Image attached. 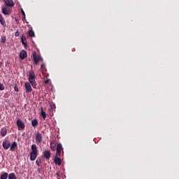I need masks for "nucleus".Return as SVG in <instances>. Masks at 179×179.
<instances>
[{
    "label": "nucleus",
    "mask_w": 179,
    "mask_h": 179,
    "mask_svg": "<svg viewBox=\"0 0 179 179\" xmlns=\"http://www.w3.org/2000/svg\"><path fill=\"white\" fill-rule=\"evenodd\" d=\"M43 162V159L41 157H38L36 162V164L38 166H41V164Z\"/></svg>",
    "instance_id": "20"
},
{
    "label": "nucleus",
    "mask_w": 179,
    "mask_h": 179,
    "mask_svg": "<svg viewBox=\"0 0 179 179\" xmlns=\"http://www.w3.org/2000/svg\"><path fill=\"white\" fill-rule=\"evenodd\" d=\"M33 57L36 65H38V62L43 61V59L40 55H37L36 52L33 54Z\"/></svg>",
    "instance_id": "4"
},
{
    "label": "nucleus",
    "mask_w": 179,
    "mask_h": 179,
    "mask_svg": "<svg viewBox=\"0 0 179 179\" xmlns=\"http://www.w3.org/2000/svg\"><path fill=\"white\" fill-rule=\"evenodd\" d=\"M28 36H29L30 37H34L35 36V33H34V31L32 30V29H31V30H29V34H28Z\"/></svg>",
    "instance_id": "23"
},
{
    "label": "nucleus",
    "mask_w": 179,
    "mask_h": 179,
    "mask_svg": "<svg viewBox=\"0 0 179 179\" xmlns=\"http://www.w3.org/2000/svg\"><path fill=\"white\" fill-rule=\"evenodd\" d=\"M27 52L25 50L21 51L20 54V58H21V59H24V58H27Z\"/></svg>",
    "instance_id": "13"
},
{
    "label": "nucleus",
    "mask_w": 179,
    "mask_h": 179,
    "mask_svg": "<svg viewBox=\"0 0 179 179\" xmlns=\"http://www.w3.org/2000/svg\"><path fill=\"white\" fill-rule=\"evenodd\" d=\"M55 163L56 164H57L58 166H61L62 165V159H61V158L59 156H55Z\"/></svg>",
    "instance_id": "12"
},
{
    "label": "nucleus",
    "mask_w": 179,
    "mask_h": 179,
    "mask_svg": "<svg viewBox=\"0 0 179 179\" xmlns=\"http://www.w3.org/2000/svg\"><path fill=\"white\" fill-rule=\"evenodd\" d=\"M41 116L43 117V120L46 119V113L44 111L43 108L41 106Z\"/></svg>",
    "instance_id": "18"
},
{
    "label": "nucleus",
    "mask_w": 179,
    "mask_h": 179,
    "mask_svg": "<svg viewBox=\"0 0 179 179\" xmlns=\"http://www.w3.org/2000/svg\"><path fill=\"white\" fill-rule=\"evenodd\" d=\"M38 155V150L36 144L31 145V152H30V160L34 162L36 159Z\"/></svg>",
    "instance_id": "1"
},
{
    "label": "nucleus",
    "mask_w": 179,
    "mask_h": 179,
    "mask_svg": "<svg viewBox=\"0 0 179 179\" xmlns=\"http://www.w3.org/2000/svg\"><path fill=\"white\" fill-rule=\"evenodd\" d=\"M10 151L14 152L15 150L17 148V143L15 141H14L12 143L11 146H10Z\"/></svg>",
    "instance_id": "14"
},
{
    "label": "nucleus",
    "mask_w": 179,
    "mask_h": 179,
    "mask_svg": "<svg viewBox=\"0 0 179 179\" xmlns=\"http://www.w3.org/2000/svg\"><path fill=\"white\" fill-rule=\"evenodd\" d=\"M8 179H17V177L15 173H10L8 176Z\"/></svg>",
    "instance_id": "21"
},
{
    "label": "nucleus",
    "mask_w": 179,
    "mask_h": 179,
    "mask_svg": "<svg viewBox=\"0 0 179 179\" xmlns=\"http://www.w3.org/2000/svg\"><path fill=\"white\" fill-rule=\"evenodd\" d=\"M4 3L7 6H10V7H13L15 5L13 0H6L4 1Z\"/></svg>",
    "instance_id": "11"
},
{
    "label": "nucleus",
    "mask_w": 179,
    "mask_h": 179,
    "mask_svg": "<svg viewBox=\"0 0 179 179\" xmlns=\"http://www.w3.org/2000/svg\"><path fill=\"white\" fill-rule=\"evenodd\" d=\"M49 82H50V79L46 78L45 80V83H46V85H48V83H49Z\"/></svg>",
    "instance_id": "29"
},
{
    "label": "nucleus",
    "mask_w": 179,
    "mask_h": 179,
    "mask_svg": "<svg viewBox=\"0 0 179 179\" xmlns=\"http://www.w3.org/2000/svg\"><path fill=\"white\" fill-rule=\"evenodd\" d=\"M21 40H22V43L23 45H24V47H26V45H27V36L24 34H22Z\"/></svg>",
    "instance_id": "15"
},
{
    "label": "nucleus",
    "mask_w": 179,
    "mask_h": 179,
    "mask_svg": "<svg viewBox=\"0 0 179 179\" xmlns=\"http://www.w3.org/2000/svg\"><path fill=\"white\" fill-rule=\"evenodd\" d=\"M8 173H3V174H1L0 179H8Z\"/></svg>",
    "instance_id": "22"
},
{
    "label": "nucleus",
    "mask_w": 179,
    "mask_h": 179,
    "mask_svg": "<svg viewBox=\"0 0 179 179\" xmlns=\"http://www.w3.org/2000/svg\"><path fill=\"white\" fill-rule=\"evenodd\" d=\"M2 12L4 15H9L10 13V10L7 6H4L2 9Z\"/></svg>",
    "instance_id": "10"
},
{
    "label": "nucleus",
    "mask_w": 179,
    "mask_h": 179,
    "mask_svg": "<svg viewBox=\"0 0 179 179\" xmlns=\"http://www.w3.org/2000/svg\"><path fill=\"white\" fill-rule=\"evenodd\" d=\"M62 152L64 155V148L62 147V143H58L57 146V153L55 157H61L62 155Z\"/></svg>",
    "instance_id": "3"
},
{
    "label": "nucleus",
    "mask_w": 179,
    "mask_h": 179,
    "mask_svg": "<svg viewBox=\"0 0 179 179\" xmlns=\"http://www.w3.org/2000/svg\"><path fill=\"white\" fill-rule=\"evenodd\" d=\"M43 141V136L41 133H37L36 135V143L39 145Z\"/></svg>",
    "instance_id": "6"
},
{
    "label": "nucleus",
    "mask_w": 179,
    "mask_h": 179,
    "mask_svg": "<svg viewBox=\"0 0 179 179\" xmlns=\"http://www.w3.org/2000/svg\"><path fill=\"white\" fill-rule=\"evenodd\" d=\"M25 88H26L27 93H28V94L31 93L32 87L31 86L30 83L26 82V83H25Z\"/></svg>",
    "instance_id": "8"
},
{
    "label": "nucleus",
    "mask_w": 179,
    "mask_h": 179,
    "mask_svg": "<svg viewBox=\"0 0 179 179\" xmlns=\"http://www.w3.org/2000/svg\"><path fill=\"white\" fill-rule=\"evenodd\" d=\"M22 20H26V15L23 16Z\"/></svg>",
    "instance_id": "32"
},
{
    "label": "nucleus",
    "mask_w": 179,
    "mask_h": 179,
    "mask_svg": "<svg viewBox=\"0 0 179 179\" xmlns=\"http://www.w3.org/2000/svg\"><path fill=\"white\" fill-rule=\"evenodd\" d=\"M41 69H45V65L44 64H41Z\"/></svg>",
    "instance_id": "28"
},
{
    "label": "nucleus",
    "mask_w": 179,
    "mask_h": 179,
    "mask_svg": "<svg viewBox=\"0 0 179 179\" xmlns=\"http://www.w3.org/2000/svg\"><path fill=\"white\" fill-rule=\"evenodd\" d=\"M29 83L31 84L34 89L36 88V76L34 71H30L29 74Z\"/></svg>",
    "instance_id": "2"
},
{
    "label": "nucleus",
    "mask_w": 179,
    "mask_h": 179,
    "mask_svg": "<svg viewBox=\"0 0 179 179\" xmlns=\"http://www.w3.org/2000/svg\"><path fill=\"white\" fill-rule=\"evenodd\" d=\"M15 36H20V32L17 31L15 34Z\"/></svg>",
    "instance_id": "30"
},
{
    "label": "nucleus",
    "mask_w": 179,
    "mask_h": 179,
    "mask_svg": "<svg viewBox=\"0 0 179 179\" xmlns=\"http://www.w3.org/2000/svg\"><path fill=\"white\" fill-rule=\"evenodd\" d=\"M0 90L1 91L5 90V86L2 83H0Z\"/></svg>",
    "instance_id": "26"
},
{
    "label": "nucleus",
    "mask_w": 179,
    "mask_h": 179,
    "mask_svg": "<svg viewBox=\"0 0 179 179\" xmlns=\"http://www.w3.org/2000/svg\"><path fill=\"white\" fill-rule=\"evenodd\" d=\"M0 22L1 24L3 26V27H6V21L4 20V18H2L0 20Z\"/></svg>",
    "instance_id": "24"
},
{
    "label": "nucleus",
    "mask_w": 179,
    "mask_h": 179,
    "mask_svg": "<svg viewBox=\"0 0 179 179\" xmlns=\"http://www.w3.org/2000/svg\"><path fill=\"white\" fill-rule=\"evenodd\" d=\"M15 92H19V89L17 87V84H15V87H14Z\"/></svg>",
    "instance_id": "27"
},
{
    "label": "nucleus",
    "mask_w": 179,
    "mask_h": 179,
    "mask_svg": "<svg viewBox=\"0 0 179 179\" xmlns=\"http://www.w3.org/2000/svg\"><path fill=\"white\" fill-rule=\"evenodd\" d=\"M3 19V17L1 15V14H0V20Z\"/></svg>",
    "instance_id": "33"
},
{
    "label": "nucleus",
    "mask_w": 179,
    "mask_h": 179,
    "mask_svg": "<svg viewBox=\"0 0 179 179\" xmlns=\"http://www.w3.org/2000/svg\"><path fill=\"white\" fill-rule=\"evenodd\" d=\"M1 135L2 137H5L7 135V129L6 127H3L1 129Z\"/></svg>",
    "instance_id": "17"
},
{
    "label": "nucleus",
    "mask_w": 179,
    "mask_h": 179,
    "mask_svg": "<svg viewBox=\"0 0 179 179\" xmlns=\"http://www.w3.org/2000/svg\"><path fill=\"white\" fill-rule=\"evenodd\" d=\"M55 148H56V142L55 140L52 141L50 143V149L52 150V151H55Z\"/></svg>",
    "instance_id": "16"
},
{
    "label": "nucleus",
    "mask_w": 179,
    "mask_h": 179,
    "mask_svg": "<svg viewBox=\"0 0 179 179\" xmlns=\"http://www.w3.org/2000/svg\"><path fill=\"white\" fill-rule=\"evenodd\" d=\"M72 51H73V52H75L76 48H72Z\"/></svg>",
    "instance_id": "34"
},
{
    "label": "nucleus",
    "mask_w": 179,
    "mask_h": 179,
    "mask_svg": "<svg viewBox=\"0 0 179 179\" xmlns=\"http://www.w3.org/2000/svg\"><path fill=\"white\" fill-rule=\"evenodd\" d=\"M17 126L18 127L19 131H23L25 129L24 123L20 119L17 120Z\"/></svg>",
    "instance_id": "5"
},
{
    "label": "nucleus",
    "mask_w": 179,
    "mask_h": 179,
    "mask_svg": "<svg viewBox=\"0 0 179 179\" xmlns=\"http://www.w3.org/2000/svg\"><path fill=\"white\" fill-rule=\"evenodd\" d=\"M31 124H32V126H33L34 128H36V127L38 126V122L37 119L33 120L31 121Z\"/></svg>",
    "instance_id": "19"
},
{
    "label": "nucleus",
    "mask_w": 179,
    "mask_h": 179,
    "mask_svg": "<svg viewBox=\"0 0 179 179\" xmlns=\"http://www.w3.org/2000/svg\"><path fill=\"white\" fill-rule=\"evenodd\" d=\"M58 179H61V178H58Z\"/></svg>",
    "instance_id": "35"
},
{
    "label": "nucleus",
    "mask_w": 179,
    "mask_h": 179,
    "mask_svg": "<svg viewBox=\"0 0 179 179\" xmlns=\"http://www.w3.org/2000/svg\"><path fill=\"white\" fill-rule=\"evenodd\" d=\"M43 155L47 160H49L51 157V152L50 150H45L43 152Z\"/></svg>",
    "instance_id": "9"
},
{
    "label": "nucleus",
    "mask_w": 179,
    "mask_h": 179,
    "mask_svg": "<svg viewBox=\"0 0 179 179\" xmlns=\"http://www.w3.org/2000/svg\"><path fill=\"white\" fill-rule=\"evenodd\" d=\"M3 148L5 150H8V148H10V142L8 140H5L3 142Z\"/></svg>",
    "instance_id": "7"
},
{
    "label": "nucleus",
    "mask_w": 179,
    "mask_h": 179,
    "mask_svg": "<svg viewBox=\"0 0 179 179\" xmlns=\"http://www.w3.org/2000/svg\"><path fill=\"white\" fill-rule=\"evenodd\" d=\"M6 41V36H1V43H2V44H4Z\"/></svg>",
    "instance_id": "25"
},
{
    "label": "nucleus",
    "mask_w": 179,
    "mask_h": 179,
    "mask_svg": "<svg viewBox=\"0 0 179 179\" xmlns=\"http://www.w3.org/2000/svg\"><path fill=\"white\" fill-rule=\"evenodd\" d=\"M22 15H23V16H24L25 17V13H24V11L23 10V9H22Z\"/></svg>",
    "instance_id": "31"
}]
</instances>
